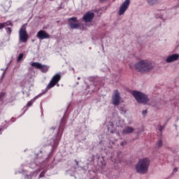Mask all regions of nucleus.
Instances as JSON below:
<instances>
[{"mask_svg":"<svg viewBox=\"0 0 179 179\" xmlns=\"http://www.w3.org/2000/svg\"><path fill=\"white\" fill-rule=\"evenodd\" d=\"M153 63L150 60L141 59L134 64V69L140 73H149L153 71Z\"/></svg>","mask_w":179,"mask_h":179,"instance_id":"nucleus-1","label":"nucleus"},{"mask_svg":"<svg viewBox=\"0 0 179 179\" xmlns=\"http://www.w3.org/2000/svg\"><path fill=\"white\" fill-rule=\"evenodd\" d=\"M149 166H150V159L143 158L139 159L136 164L135 170L138 174H146L149 171Z\"/></svg>","mask_w":179,"mask_h":179,"instance_id":"nucleus-2","label":"nucleus"},{"mask_svg":"<svg viewBox=\"0 0 179 179\" xmlns=\"http://www.w3.org/2000/svg\"><path fill=\"white\" fill-rule=\"evenodd\" d=\"M131 94L139 104L149 103V97H148V95H146L145 93L141 92L139 91H133Z\"/></svg>","mask_w":179,"mask_h":179,"instance_id":"nucleus-3","label":"nucleus"},{"mask_svg":"<svg viewBox=\"0 0 179 179\" xmlns=\"http://www.w3.org/2000/svg\"><path fill=\"white\" fill-rule=\"evenodd\" d=\"M26 28V24H24L19 30V41L20 43H27V40H29V34H27Z\"/></svg>","mask_w":179,"mask_h":179,"instance_id":"nucleus-4","label":"nucleus"},{"mask_svg":"<svg viewBox=\"0 0 179 179\" xmlns=\"http://www.w3.org/2000/svg\"><path fill=\"white\" fill-rule=\"evenodd\" d=\"M31 66H32L33 68H36V69H39L43 72V73L48 72V69H50V66L47 65H43L40 62H32L31 63Z\"/></svg>","mask_w":179,"mask_h":179,"instance_id":"nucleus-5","label":"nucleus"},{"mask_svg":"<svg viewBox=\"0 0 179 179\" xmlns=\"http://www.w3.org/2000/svg\"><path fill=\"white\" fill-rule=\"evenodd\" d=\"M129 3H131V0H125L122 3L118 11L119 16H122V15H124V13L127 12L128 8L129 7Z\"/></svg>","mask_w":179,"mask_h":179,"instance_id":"nucleus-6","label":"nucleus"},{"mask_svg":"<svg viewBox=\"0 0 179 179\" xmlns=\"http://www.w3.org/2000/svg\"><path fill=\"white\" fill-rule=\"evenodd\" d=\"M59 80H61V74L57 73L52 77V78L50 81L49 84L47 86V89L50 90L52 87H54V86H55V85H57V83H58Z\"/></svg>","mask_w":179,"mask_h":179,"instance_id":"nucleus-7","label":"nucleus"},{"mask_svg":"<svg viewBox=\"0 0 179 179\" xmlns=\"http://www.w3.org/2000/svg\"><path fill=\"white\" fill-rule=\"evenodd\" d=\"M121 101V95H120V92L118 90H115L112 96V103L113 106H119Z\"/></svg>","mask_w":179,"mask_h":179,"instance_id":"nucleus-8","label":"nucleus"},{"mask_svg":"<svg viewBox=\"0 0 179 179\" xmlns=\"http://www.w3.org/2000/svg\"><path fill=\"white\" fill-rule=\"evenodd\" d=\"M94 17V13L93 11H88L83 15V20H84L85 23H90Z\"/></svg>","mask_w":179,"mask_h":179,"instance_id":"nucleus-9","label":"nucleus"},{"mask_svg":"<svg viewBox=\"0 0 179 179\" xmlns=\"http://www.w3.org/2000/svg\"><path fill=\"white\" fill-rule=\"evenodd\" d=\"M36 37L39 40H45V38H50L51 36L44 30H40L36 34Z\"/></svg>","mask_w":179,"mask_h":179,"instance_id":"nucleus-10","label":"nucleus"},{"mask_svg":"<svg viewBox=\"0 0 179 179\" xmlns=\"http://www.w3.org/2000/svg\"><path fill=\"white\" fill-rule=\"evenodd\" d=\"M179 55L178 54H173L168 56L166 59V64H171V62H176V61H178Z\"/></svg>","mask_w":179,"mask_h":179,"instance_id":"nucleus-11","label":"nucleus"},{"mask_svg":"<svg viewBox=\"0 0 179 179\" xmlns=\"http://www.w3.org/2000/svg\"><path fill=\"white\" fill-rule=\"evenodd\" d=\"M97 164L99 167H101V169H103V167H106V160H104V157L99 158Z\"/></svg>","mask_w":179,"mask_h":179,"instance_id":"nucleus-12","label":"nucleus"},{"mask_svg":"<svg viewBox=\"0 0 179 179\" xmlns=\"http://www.w3.org/2000/svg\"><path fill=\"white\" fill-rule=\"evenodd\" d=\"M134 132V128L131 127H126L122 130V134H132Z\"/></svg>","mask_w":179,"mask_h":179,"instance_id":"nucleus-13","label":"nucleus"},{"mask_svg":"<svg viewBox=\"0 0 179 179\" xmlns=\"http://www.w3.org/2000/svg\"><path fill=\"white\" fill-rule=\"evenodd\" d=\"M160 1L162 0H146V2L148 3V5L153 6V5H156V3H159Z\"/></svg>","mask_w":179,"mask_h":179,"instance_id":"nucleus-14","label":"nucleus"},{"mask_svg":"<svg viewBox=\"0 0 179 179\" xmlns=\"http://www.w3.org/2000/svg\"><path fill=\"white\" fill-rule=\"evenodd\" d=\"M69 26L71 27V29H79V27L80 26V24L79 23H72L69 22Z\"/></svg>","mask_w":179,"mask_h":179,"instance_id":"nucleus-15","label":"nucleus"},{"mask_svg":"<svg viewBox=\"0 0 179 179\" xmlns=\"http://www.w3.org/2000/svg\"><path fill=\"white\" fill-rule=\"evenodd\" d=\"M37 99H38V96H35L33 99H31V101H29L28 103H27V106L28 107H31V106H33V103L37 100Z\"/></svg>","mask_w":179,"mask_h":179,"instance_id":"nucleus-16","label":"nucleus"},{"mask_svg":"<svg viewBox=\"0 0 179 179\" xmlns=\"http://www.w3.org/2000/svg\"><path fill=\"white\" fill-rule=\"evenodd\" d=\"M114 125H113V123H110V125L108 127V131L110 132V134H114L115 132V129H113Z\"/></svg>","mask_w":179,"mask_h":179,"instance_id":"nucleus-17","label":"nucleus"},{"mask_svg":"<svg viewBox=\"0 0 179 179\" xmlns=\"http://www.w3.org/2000/svg\"><path fill=\"white\" fill-rule=\"evenodd\" d=\"M6 26H10V21L0 24V29H2L3 27H6Z\"/></svg>","mask_w":179,"mask_h":179,"instance_id":"nucleus-18","label":"nucleus"},{"mask_svg":"<svg viewBox=\"0 0 179 179\" xmlns=\"http://www.w3.org/2000/svg\"><path fill=\"white\" fill-rule=\"evenodd\" d=\"M24 55L23 53H20L17 57V62H20L22 59H23Z\"/></svg>","mask_w":179,"mask_h":179,"instance_id":"nucleus-19","label":"nucleus"},{"mask_svg":"<svg viewBox=\"0 0 179 179\" xmlns=\"http://www.w3.org/2000/svg\"><path fill=\"white\" fill-rule=\"evenodd\" d=\"M6 33L8 34V36H10V34L12 33V29L10 27L6 28Z\"/></svg>","mask_w":179,"mask_h":179,"instance_id":"nucleus-20","label":"nucleus"},{"mask_svg":"<svg viewBox=\"0 0 179 179\" xmlns=\"http://www.w3.org/2000/svg\"><path fill=\"white\" fill-rule=\"evenodd\" d=\"M157 147H158V148H160V147L162 146V145H163V142L162 141V140H159V141L157 142Z\"/></svg>","mask_w":179,"mask_h":179,"instance_id":"nucleus-21","label":"nucleus"},{"mask_svg":"<svg viewBox=\"0 0 179 179\" xmlns=\"http://www.w3.org/2000/svg\"><path fill=\"white\" fill-rule=\"evenodd\" d=\"M69 20H71L72 22H76L78 20V18L76 17H71L69 19Z\"/></svg>","mask_w":179,"mask_h":179,"instance_id":"nucleus-22","label":"nucleus"},{"mask_svg":"<svg viewBox=\"0 0 179 179\" xmlns=\"http://www.w3.org/2000/svg\"><path fill=\"white\" fill-rule=\"evenodd\" d=\"M2 97H5V93H0V100H3Z\"/></svg>","mask_w":179,"mask_h":179,"instance_id":"nucleus-23","label":"nucleus"},{"mask_svg":"<svg viewBox=\"0 0 179 179\" xmlns=\"http://www.w3.org/2000/svg\"><path fill=\"white\" fill-rule=\"evenodd\" d=\"M147 113H148V111H147V110H143V115H145L147 114Z\"/></svg>","mask_w":179,"mask_h":179,"instance_id":"nucleus-24","label":"nucleus"},{"mask_svg":"<svg viewBox=\"0 0 179 179\" xmlns=\"http://www.w3.org/2000/svg\"><path fill=\"white\" fill-rule=\"evenodd\" d=\"M178 169L177 168H175L174 169H173V173H177V171H178Z\"/></svg>","mask_w":179,"mask_h":179,"instance_id":"nucleus-25","label":"nucleus"},{"mask_svg":"<svg viewBox=\"0 0 179 179\" xmlns=\"http://www.w3.org/2000/svg\"><path fill=\"white\" fill-rule=\"evenodd\" d=\"M75 162H76V164L77 166H79V162H78V161H76V160H75Z\"/></svg>","mask_w":179,"mask_h":179,"instance_id":"nucleus-26","label":"nucleus"},{"mask_svg":"<svg viewBox=\"0 0 179 179\" xmlns=\"http://www.w3.org/2000/svg\"><path fill=\"white\" fill-rule=\"evenodd\" d=\"M101 2H104V1H106V0H101Z\"/></svg>","mask_w":179,"mask_h":179,"instance_id":"nucleus-27","label":"nucleus"},{"mask_svg":"<svg viewBox=\"0 0 179 179\" xmlns=\"http://www.w3.org/2000/svg\"><path fill=\"white\" fill-rule=\"evenodd\" d=\"M78 80H79L80 79V77H78Z\"/></svg>","mask_w":179,"mask_h":179,"instance_id":"nucleus-28","label":"nucleus"},{"mask_svg":"<svg viewBox=\"0 0 179 179\" xmlns=\"http://www.w3.org/2000/svg\"><path fill=\"white\" fill-rule=\"evenodd\" d=\"M0 131H1V129H0Z\"/></svg>","mask_w":179,"mask_h":179,"instance_id":"nucleus-29","label":"nucleus"}]
</instances>
